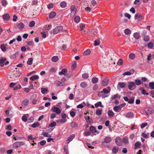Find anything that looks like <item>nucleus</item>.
<instances>
[{"label":"nucleus","instance_id":"obj_1","mask_svg":"<svg viewBox=\"0 0 154 154\" xmlns=\"http://www.w3.org/2000/svg\"><path fill=\"white\" fill-rule=\"evenodd\" d=\"M63 27L61 26H57L54 29L53 33L56 34L59 32L63 29Z\"/></svg>","mask_w":154,"mask_h":154},{"label":"nucleus","instance_id":"obj_2","mask_svg":"<svg viewBox=\"0 0 154 154\" xmlns=\"http://www.w3.org/2000/svg\"><path fill=\"white\" fill-rule=\"evenodd\" d=\"M51 110L53 112H56L57 114H60L61 112V110L59 108L53 106L51 108Z\"/></svg>","mask_w":154,"mask_h":154},{"label":"nucleus","instance_id":"obj_3","mask_svg":"<svg viewBox=\"0 0 154 154\" xmlns=\"http://www.w3.org/2000/svg\"><path fill=\"white\" fill-rule=\"evenodd\" d=\"M146 114L148 116L149 114H153L154 112L152 108L150 107H147L146 109Z\"/></svg>","mask_w":154,"mask_h":154},{"label":"nucleus","instance_id":"obj_4","mask_svg":"<svg viewBox=\"0 0 154 154\" xmlns=\"http://www.w3.org/2000/svg\"><path fill=\"white\" fill-rule=\"evenodd\" d=\"M128 87L130 90L132 91L136 88V85L134 82H131L129 83Z\"/></svg>","mask_w":154,"mask_h":154},{"label":"nucleus","instance_id":"obj_5","mask_svg":"<svg viewBox=\"0 0 154 154\" xmlns=\"http://www.w3.org/2000/svg\"><path fill=\"white\" fill-rule=\"evenodd\" d=\"M116 144L118 146H121L122 144V140L119 137H117L115 139Z\"/></svg>","mask_w":154,"mask_h":154},{"label":"nucleus","instance_id":"obj_6","mask_svg":"<svg viewBox=\"0 0 154 154\" xmlns=\"http://www.w3.org/2000/svg\"><path fill=\"white\" fill-rule=\"evenodd\" d=\"M23 143L22 142L17 141L13 144V147L15 148H18L21 145H23Z\"/></svg>","mask_w":154,"mask_h":154},{"label":"nucleus","instance_id":"obj_7","mask_svg":"<svg viewBox=\"0 0 154 154\" xmlns=\"http://www.w3.org/2000/svg\"><path fill=\"white\" fill-rule=\"evenodd\" d=\"M24 25L22 23H19L15 25V27L16 28H19L20 29H22L24 28Z\"/></svg>","mask_w":154,"mask_h":154},{"label":"nucleus","instance_id":"obj_8","mask_svg":"<svg viewBox=\"0 0 154 154\" xmlns=\"http://www.w3.org/2000/svg\"><path fill=\"white\" fill-rule=\"evenodd\" d=\"M134 114L133 112H128L125 114V116L128 118H132L134 117Z\"/></svg>","mask_w":154,"mask_h":154},{"label":"nucleus","instance_id":"obj_9","mask_svg":"<svg viewBox=\"0 0 154 154\" xmlns=\"http://www.w3.org/2000/svg\"><path fill=\"white\" fill-rule=\"evenodd\" d=\"M134 72V69H131L129 71L125 72L123 74V75L124 76L125 75H130L133 74Z\"/></svg>","mask_w":154,"mask_h":154},{"label":"nucleus","instance_id":"obj_10","mask_svg":"<svg viewBox=\"0 0 154 154\" xmlns=\"http://www.w3.org/2000/svg\"><path fill=\"white\" fill-rule=\"evenodd\" d=\"M75 135L74 134L70 135L67 138V143H69L75 137Z\"/></svg>","mask_w":154,"mask_h":154},{"label":"nucleus","instance_id":"obj_11","mask_svg":"<svg viewBox=\"0 0 154 154\" xmlns=\"http://www.w3.org/2000/svg\"><path fill=\"white\" fill-rule=\"evenodd\" d=\"M108 82V79L107 78H105L102 81L101 85L103 86H106L107 85Z\"/></svg>","mask_w":154,"mask_h":154},{"label":"nucleus","instance_id":"obj_12","mask_svg":"<svg viewBox=\"0 0 154 154\" xmlns=\"http://www.w3.org/2000/svg\"><path fill=\"white\" fill-rule=\"evenodd\" d=\"M29 103V100L28 99H26L23 101L22 103V106L24 107H26L28 105Z\"/></svg>","mask_w":154,"mask_h":154},{"label":"nucleus","instance_id":"obj_13","mask_svg":"<svg viewBox=\"0 0 154 154\" xmlns=\"http://www.w3.org/2000/svg\"><path fill=\"white\" fill-rule=\"evenodd\" d=\"M5 58L0 57V66L3 67L4 65V62L6 61Z\"/></svg>","mask_w":154,"mask_h":154},{"label":"nucleus","instance_id":"obj_14","mask_svg":"<svg viewBox=\"0 0 154 154\" xmlns=\"http://www.w3.org/2000/svg\"><path fill=\"white\" fill-rule=\"evenodd\" d=\"M139 90L141 91L143 95H149V93H146L144 88L143 87H141Z\"/></svg>","mask_w":154,"mask_h":154},{"label":"nucleus","instance_id":"obj_15","mask_svg":"<svg viewBox=\"0 0 154 154\" xmlns=\"http://www.w3.org/2000/svg\"><path fill=\"white\" fill-rule=\"evenodd\" d=\"M56 13L55 11H51L49 14V17L50 19H52L55 17Z\"/></svg>","mask_w":154,"mask_h":154},{"label":"nucleus","instance_id":"obj_16","mask_svg":"<svg viewBox=\"0 0 154 154\" xmlns=\"http://www.w3.org/2000/svg\"><path fill=\"white\" fill-rule=\"evenodd\" d=\"M3 18L4 20L7 21L10 19V17L9 14H7L3 15Z\"/></svg>","mask_w":154,"mask_h":154},{"label":"nucleus","instance_id":"obj_17","mask_svg":"<svg viewBox=\"0 0 154 154\" xmlns=\"http://www.w3.org/2000/svg\"><path fill=\"white\" fill-rule=\"evenodd\" d=\"M135 19H139L141 20L142 19V16L141 14L139 13L136 14L134 16Z\"/></svg>","mask_w":154,"mask_h":154},{"label":"nucleus","instance_id":"obj_18","mask_svg":"<svg viewBox=\"0 0 154 154\" xmlns=\"http://www.w3.org/2000/svg\"><path fill=\"white\" fill-rule=\"evenodd\" d=\"M112 139L111 137H106L104 139V141L105 143H108L111 141Z\"/></svg>","mask_w":154,"mask_h":154},{"label":"nucleus","instance_id":"obj_19","mask_svg":"<svg viewBox=\"0 0 154 154\" xmlns=\"http://www.w3.org/2000/svg\"><path fill=\"white\" fill-rule=\"evenodd\" d=\"M125 86V84L124 82H119L118 85V88L119 87L120 88H123Z\"/></svg>","mask_w":154,"mask_h":154},{"label":"nucleus","instance_id":"obj_20","mask_svg":"<svg viewBox=\"0 0 154 154\" xmlns=\"http://www.w3.org/2000/svg\"><path fill=\"white\" fill-rule=\"evenodd\" d=\"M58 57L57 56H54L51 58V60L53 62H55L57 61L58 60Z\"/></svg>","mask_w":154,"mask_h":154},{"label":"nucleus","instance_id":"obj_21","mask_svg":"<svg viewBox=\"0 0 154 154\" xmlns=\"http://www.w3.org/2000/svg\"><path fill=\"white\" fill-rule=\"evenodd\" d=\"M80 20V18L79 16H76L74 19V21L76 23H79Z\"/></svg>","mask_w":154,"mask_h":154},{"label":"nucleus","instance_id":"obj_22","mask_svg":"<svg viewBox=\"0 0 154 154\" xmlns=\"http://www.w3.org/2000/svg\"><path fill=\"white\" fill-rule=\"evenodd\" d=\"M118 147L116 146H114L112 148V152L113 153H116L118 151Z\"/></svg>","mask_w":154,"mask_h":154},{"label":"nucleus","instance_id":"obj_23","mask_svg":"<svg viewBox=\"0 0 154 154\" xmlns=\"http://www.w3.org/2000/svg\"><path fill=\"white\" fill-rule=\"evenodd\" d=\"M102 109H98L96 110V114L97 115H100L102 114Z\"/></svg>","mask_w":154,"mask_h":154},{"label":"nucleus","instance_id":"obj_24","mask_svg":"<svg viewBox=\"0 0 154 154\" xmlns=\"http://www.w3.org/2000/svg\"><path fill=\"white\" fill-rule=\"evenodd\" d=\"M39 77L38 76L36 75H34L32 76L30 78V79L32 81L37 79H38Z\"/></svg>","mask_w":154,"mask_h":154},{"label":"nucleus","instance_id":"obj_25","mask_svg":"<svg viewBox=\"0 0 154 154\" xmlns=\"http://www.w3.org/2000/svg\"><path fill=\"white\" fill-rule=\"evenodd\" d=\"M108 116L110 117H112L114 116V112L111 110H109L108 111Z\"/></svg>","mask_w":154,"mask_h":154},{"label":"nucleus","instance_id":"obj_26","mask_svg":"<svg viewBox=\"0 0 154 154\" xmlns=\"http://www.w3.org/2000/svg\"><path fill=\"white\" fill-rule=\"evenodd\" d=\"M60 5L61 7L64 8L66 7V3L65 2H62L60 3Z\"/></svg>","mask_w":154,"mask_h":154},{"label":"nucleus","instance_id":"obj_27","mask_svg":"<svg viewBox=\"0 0 154 154\" xmlns=\"http://www.w3.org/2000/svg\"><path fill=\"white\" fill-rule=\"evenodd\" d=\"M57 121L59 122L60 124H62L66 122L67 119H63L60 120H58Z\"/></svg>","mask_w":154,"mask_h":154},{"label":"nucleus","instance_id":"obj_28","mask_svg":"<svg viewBox=\"0 0 154 154\" xmlns=\"http://www.w3.org/2000/svg\"><path fill=\"white\" fill-rule=\"evenodd\" d=\"M98 79L96 77H94L93 78H92V83L94 84L98 82Z\"/></svg>","mask_w":154,"mask_h":154},{"label":"nucleus","instance_id":"obj_29","mask_svg":"<svg viewBox=\"0 0 154 154\" xmlns=\"http://www.w3.org/2000/svg\"><path fill=\"white\" fill-rule=\"evenodd\" d=\"M140 144L138 142H136L134 144V149H137L140 147Z\"/></svg>","mask_w":154,"mask_h":154},{"label":"nucleus","instance_id":"obj_30","mask_svg":"<svg viewBox=\"0 0 154 154\" xmlns=\"http://www.w3.org/2000/svg\"><path fill=\"white\" fill-rule=\"evenodd\" d=\"M95 106L96 107H97L99 106L100 107H103V106L102 105L101 102L100 101L98 102L95 104Z\"/></svg>","mask_w":154,"mask_h":154},{"label":"nucleus","instance_id":"obj_31","mask_svg":"<svg viewBox=\"0 0 154 154\" xmlns=\"http://www.w3.org/2000/svg\"><path fill=\"white\" fill-rule=\"evenodd\" d=\"M33 61V59L32 58H29L28 61H27V63L28 65H31L32 64Z\"/></svg>","mask_w":154,"mask_h":154},{"label":"nucleus","instance_id":"obj_32","mask_svg":"<svg viewBox=\"0 0 154 154\" xmlns=\"http://www.w3.org/2000/svg\"><path fill=\"white\" fill-rule=\"evenodd\" d=\"M133 36L136 39H138L140 37V34L137 32H135Z\"/></svg>","mask_w":154,"mask_h":154},{"label":"nucleus","instance_id":"obj_33","mask_svg":"<svg viewBox=\"0 0 154 154\" xmlns=\"http://www.w3.org/2000/svg\"><path fill=\"white\" fill-rule=\"evenodd\" d=\"M131 31L130 29H126L124 31V33L126 35H129L131 34Z\"/></svg>","mask_w":154,"mask_h":154},{"label":"nucleus","instance_id":"obj_34","mask_svg":"<svg viewBox=\"0 0 154 154\" xmlns=\"http://www.w3.org/2000/svg\"><path fill=\"white\" fill-rule=\"evenodd\" d=\"M67 72V70L66 69H62L61 71L60 72H59V74L60 75H61L62 74L65 75V73H66Z\"/></svg>","mask_w":154,"mask_h":154},{"label":"nucleus","instance_id":"obj_35","mask_svg":"<svg viewBox=\"0 0 154 154\" xmlns=\"http://www.w3.org/2000/svg\"><path fill=\"white\" fill-rule=\"evenodd\" d=\"M135 57V55L133 53H130L129 55V58L131 60L134 59Z\"/></svg>","mask_w":154,"mask_h":154},{"label":"nucleus","instance_id":"obj_36","mask_svg":"<svg viewBox=\"0 0 154 154\" xmlns=\"http://www.w3.org/2000/svg\"><path fill=\"white\" fill-rule=\"evenodd\" d=\"M40 125L39 122H37L36 123H34L32 125V127L33 128H36L37 126H39Z\"/></svg>","mask_w":154,"mask_h":154},{"label":"nucleus","instance_id":"obj_37","mask_svg":"<svg viewBox=\"0 0 154 154\" xmlns=\"http://www.w3.org/2000/svg\"><path fill=\"white\" fill-rule=\"evenodd\" d=\"M80 85L82 88H85L87 86V84L86 82H83L80 84Z\"/></svg>","mask_w":154,"mask_h":154},{"label":"nucleus","instance_id":"obj_38","mask_svg":"<svg viewBox=\"0 0 154 154\" xmlns=\"http://www.w3.org/2000/svg\"><path fill=\"white\" fill-rule=\"evenodd\" d=\"M1 3L4 7H5L8 4V2L6 0H2Z\"/></svg>","mask_w":154,"mask_h":154},{"label":"nucleus","instance_id":"obj_39","mask_svg":"<svg viewBox=\"0 0 154 154\" xmlns=\"http://www.w3.org/2000/svg\"><path fill=\"white\" fill-rule=\"evenodd\" d=\"M91 53V50L89 49H87L84 52L83 55H87L90 54Z\"/></svg>","mask_w":154,"mask_h":154},{"label":"nucleus","instance_id":"obj_40","mask_svg":"<svg viewBox=\"0 0 154 154\" xmlns=\"http://www.w3.org/2000/svg\"><path fill=\"white\" fill-rule=\"evenodd\" d=\"M123 60L122 59H120L117 62V64L119 66H121L122 65Z\"/></svg>","mask_w":154,"mask_h":154},{"label":"nucleus","instance_id":"obj_41","mask_svg":"<svg viewBox=\"0 0 154 154\" xmlns=\"http://www.w3.org/2000/svg\"><path fill=\"white\" fill-rule=\"evenodd\" d=\"M149 85L151 89H154V82H150L149 83Z\"/></svg>","mask_w":154,"mask_h":154},{"label":"nucleus","instance_id":"obj_42","mask_svg":"<svg viewBox=\"0 0 154 154\" xmlns=\"http://www.w3.org/2000/svg\"><path fill=\"white\" fill-rule=\"evenodd\" d=\"M134 97H132L128 100V103L130 104H132L134 102Z\"/></svg>","mask_w":154,"mask_h":154},{"label":"nucleus","instance_id":"obj_43","mask_svg":"<svg viewBox=\"0 0 154 154\" xmlns=\"http://www.w3.org/2000/svg\"><path fill=\"white\" fill-rule=\"evenodd\" d=\"M48 90L45 88H41V92L43 94H45L48 91Z\"/></svg>","mask_w":154,"mask_h":154},{"label":"nucleus","instance_id":"obj_44","mask_svg":"<svg viewBox=\"0 0 154 154\" xmlns=\"http://www.w3.org/2000/svg\"><path fill=\"white\" fill-rule=\"evenodd\" d=\"M120 96L118 94H116L111 97V99H114L118 97L120 98Z\"/></svg>","mask_w":154,"mask_h":154},{"label":"nucleus","instance_id":"obj_45","mask_svg":"<svg viewBox=\"0 0 154 154\" xmlns=\"http://www.w3.org/2000/svg\"><path fill=\"white\" fill-rule=\"evenodd\" d=\"M35 25V22L33 21H32L29 23V26L30 27H32Z\"/></svg>","mask_w":154,"mask_h":154},{"label":"nucleus","instance_id":"obj_46","mask_svg":"<svg viewBox=\"0 0 154 154\" xmlns=\"http://www.w3.org/2000/svg\"><path fill=\"white\" fill-rule=\"evenodd\" d=\"M78 124L75 122H72L71 124V126L72 127H77Z\"/></svg>","mask_w":154,"mask_h":154},{"label":"nucleus","instance_id":"obj_47","mask_svg":"<svg viewBox=\"0 0 154 154\" xmlns=\"http://www.w3.org/2000/svg\"><path fill=\"white\" fill-rule=\"evenodd\" d=\"M85 119L88 122L91 123L92 122L91 119L89 117L86 116L85 117Z\"/></svg>","mask_w":154,"mask_h":154},{"label":"nucleus","instance_id":"obj_48","mask_svg":"<svg viewBox=\"0 0 154 154\" xmlns=\"http://www.w3.org/2000/svg\"><path fill=\"white\" fill-rule=\"evenodd\" d=\"M89 76L88 74V73H84L82 75V77L85 79H87Z\"/></svg>","mask_w":154,"mask_h":154},{"label":"nucleus","instance_id":"obj_49","mask_svg":"<svg viewBox=\"0 0 154 154\" xmlns=\"http://www.w3.org/2000/svg\"><path fill=\"white\" fill-rule=\"evenodd\" d=\"M22 119L23 121L24 122H26L27 120V118L25 115H24L22 117Z\"/></svg>","mask_w":154,"mask_h":154},{"label":"nucleus","instance_id":"obj_50","mask_svg":"<svg viewBox=\"0 0 154 154\" xmlns=\"http://www.w3.org/2000/svg\"><path fill=\"white\" fill-rule=\"evenodd\" d=\"M56 85L57 86H61L63 85L62 83L60 81H57L56 82Z\"/></svg>","mask_w":154,"mask_h":154},{"label":"nucleus","instance_id":"obj_51","mask_svg":"<svg viewBox=\"0 0 154 154\" xmlns=\"http://www.w3.org/2000/svg\"><path fill=\"white\" fill-rule=\"evenodd\" d=\"M100 40H95L94 41V45L97 46L99 45L100 44Z\"/></svg>","mask_w":154,"mask_h":154},{"label":"nucleus","instance_id":"obj_52","mask_svg":"<svg viewBox=\"0 0 154 154\" xmlns=\"http://www.w3.org/2000/svg\"><path fill=\"white\" fill-rule=\"evenodd\" d=\"M95 129L96 128L94 127L91 125L89 128V130L91 132H94Z\"/></svg>","mask_w":154,"mask_h":154},{"label":"nucleus","instance_id":"obj_53","mask_svg":"<svg viewBox=\"0 0 154 154\" xmlns=\"http://www.w3.org/2000/svg\"><path fill=\"white\" fill-rule=\"evenodd\" d=\"M113 109L116 112H119L120 111V110L119 109V108L117 106H114L113 108Z\"/></svg>","mask_w":154,"mask_h":154},{"label":"nucleus","instance_id":"obj_54","mask_svg":"<svg viewBox=\"0 0 154 154\" xmlns=\"http://www.w3.org/2000/svg\"><path fill=\"white\" fill-rule=\"evenodd\" d=\"M135 84L137 85H140L141 84L140 81L139 79H137L135 81Z\"/></svg>","mask_w":154,"mask_h":154},{"label":"nucleus","instance_id":"obj_55","mask_svg":"<svg viewBox=\"0 0 154 154\" xmlns=\"http://www.w3.org/2000/svg\"><path fill=\"white\" fill-rule=\"evenodd\" d=\"M148 125V123L147 122H145V123H142L140 126V128H143L145 126H146Z\"/></svg>","mask_w":154,"mask_h":154},{"label":"nucleus","instance_id":"obj_56","mask_svg":"<svg viewBox=\"0 0 154 154\" xmlns=\"http://www.w3.org/2000/svg\"><path fill=\"white\" fill-rule=\"evenodd\" d=\"M143 39L146 42H148L149 40V38L148 36L145 35Z\"/></svg>","mask_w":154,"mask_h":154},{"label":"nucleus","instance_id":"obj_57","mask_svg":"<svg viewBox=\"0 0 154 154\" xmlns=\"http://www.w3.org/2000/svg\"><path fill=\"white\" fill-rule=\"evenodd\" d=\"M1 48L2 51H5L6 50V48L4 45H1Z\"/></svg>","mask_w":154,"mask_h":154},{"label":"nucleus","instance_id":"obj_58","mask_svg":"<svg viewBox=\"0 0 154 154\" xmlns=\"http://www.w3.org/2000/svg\"><path fill=\"white\" fill-rule=\"evenodd\" d=\"M70 9L71 11H76V9L75 8V5H72L71 6L70 8Z\"/></svg>","mask_w":154,"mask_h":154},{"label":"nucleus","instance_id":"obj_59","mask_svg":"<svg viewBox=\"0 0 154 154\" xmlns=\"http://www.w3.org/2000/svg\"><path fill=\"white\" fill-rule=\"evenodd\" d=\"M46 143V141L45 140H42L40 142V144L42 146L45 145Z\"/></svg>","mask_w":154,"mask_h":154},{"label":"nucleus","instance_id":"obj_60","mask_svg":"<svg viewBox=\"0 0 154 154\" xmlns=\"http://www.w3.org/2000/svg\"><path fill=\"white\" fill-rule=\"evenodd\" d=\"M77 66V64L75 63H74L71 66V69L72 70H74L76 68Z\"/></svg>","mask_w":154,"mask_h":154},{"label":"nucleus","instance_id":"obj_61","mask_svg":"<svg viewBox=\"0 0 154 154\" xmlns=\"http://www.w3.org/2000/svg\"><path fill=\"white\" fill-rule=\"evenodd\" d=\"M85 26V25L84 24H82L80 26V30H84Z\"/></svg>","mask_w":154,"mask_h":154},{"label":"nucleus","instance_id":"obj_62","mask_svg":"<svg viewBox=\"0 0 154 154\" xmlns=\"http://www.w3.org/2000/svg\"><path fill=\"white\" fill-rule=\"evenodd\" d=\"M56 125V123L54 122H52L51 123L49 124V125L50 127H52L55 126Z\"/></svg>","mask_w":154,"mask_h":154},{"label":"nucleus","instance_id":"obj_63","mask_svg":"<svg viewBox=\"0 0 154 154\" xmlns=\"http://www.w3.org/2000/svg\"><path fill=\"white\" fill-rule=\"evenodd\" d=\"M43 135L44 137H50L51 136L50 134H48V133L45 132L43 134Z\"/></svg>","mask_w":154,"mask_h":154},{"label":"nucleus","instance_id":"obj_64","mask_svg":"<svg viewBox=\"0 0 154 154\" xmlns=\"http://www.w3.org/2000/svg\"><path fill=\"white\" fill-rule=\"evenodd\" d=\"M153 46V44L152 43L150 42L148 45V46L149 48H151Z\"/></svg>","mask_w":154,"mask_h":154}]
</instances>
